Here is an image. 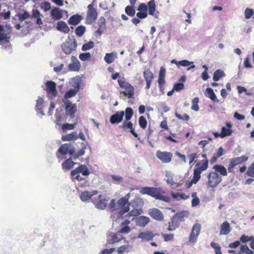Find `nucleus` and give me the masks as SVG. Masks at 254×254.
I'll use <instances>...</instances> for the list:
<instances>
[{
  "mask_svg": "<svg viewBox=\"0 0 254 254\" xmlns=\"http://www.w3.org/2000/svg\"><path fill=\"white\" fill-rule=\"evenodd\" d=\"M130 196V193H128L125 197L121 198L117 201L115 199H111L108 205L109 210L112 212L118 211L117 218L122 217L129 210L128 199Z\"/></svg>",
  "mask_w": 254,
  "mask_h": 254,
  "instance_id": "f257e3e1",
  "label": "nucleus"
},
{
  "mask_svg": "<svg viewBox=\"0 0 254 254\" xmlns=\"http://www.w3.org/2000/svg\"><path fill=\"white\" fill-rule=\"evenodd\" d=\"M140 192L142 194H148L157 199L165 202H169L171 200L170 197L163 195L165 192L160 188L144 187L140 189Z\"/></svg>",
  "mask_w": 254,
  "mask_h": 254,
  "instance_id": "f03ea898",
  "label": "nucleus"
},
{
  "mask_svg": "<svg viewBox=\"0 0 254 254\" xmlns=\"http://www.w3.org/2000/svg\"><path fill=\"white\" fill-rule=\"evenodd\" d=\"M75 152L74 147L71 144L64 143L59 148L57 156L59 161L63 160L64 158V155L69 154L72 155Z\"/></svg>",
  "mask_w": 254,
  "mask_h": 254,
  "instance_id": "7ed1b4c3",
  "label": "nucleus"
},
{
  "mask_svg": "<svg viewBox=\"0 0 254 254\" xmlns=\"http://www.w3.org/2000/svg\"><path fill=\"white\" fill-rule=\"evenodd\" d=\"M208 167V162L207 160L199 161L196 163L193 170L194 182L199 180L201 173L206 170Z\"/></svg>",
  "mask_w": 254,
  "mask_h": 254,
  "instance_id": "20e7f679",
  "label": "nucleus"
},
{
  "mask_svg": "<svg viewBox=\"0 0 254 254\" xmlns=\"http://www.w3.org/2000/svg\"><path fill=\"white\" fill-rule=\"evenodd\" d=\"M77 43L75 39L69 37L61 45L62 51L66 55L71 54L76 50Z\"/></svg>",
  "mask_w": 254,
  "mask_h": 254,
  "instance_id": "39448f33",
  "label": "nucleus"
},
{
  "mask_svg": "<svg viewBox=\"0 0 254 254\" xmlns=\"http://www.w3.org/2000/svg\"><path fill=\"white\" fill-rule=\"evenodd\" d=\"M208 181L206 183L208 188H215L222 181L221 177L216 172H211L207 175Z\"/></svg>",
  "mask_w": 254,
  "mask_h": 254,
  "instance_id": "423d86ee",
  "label": "nucleus"
},
{
  "mask_svg": "<svg viewBox=\"0 0 254 254\" xmlns=\"http://www.w3.org/2000/svg\"><path fill=\"white\" fill-rule=\"evenodd\" d=\"M93 3L88 5V11L86 17L85 23L88 24H92L94 22L97 17V12L96 9L94 8Z\"/></svg>",
  "mask_w": 254,
  "mask_h": 254,
  "instance_id": "0eeeda50",
  "label": "nucleus"
},
{
  "mask_svg": "<svg viewBox=\"0 0 254 254\" xmlns=\"http://www.w3.org/2000/svg\"><path fill=\"white\" fill-rule=\"evenodd\" d=\"M201 228V226L199 223H196L193 225L189 238V241L190 243L193 244L196 242Z\"/></svg>",
  "mask_w": 254,
  "mask_h": 254,
  "instance_id": "6e6552de",
  "label": "nucleus"
},
{
  "mask_svg": "<svg viewBox=\"0 0 254 254\" xmlns=\"http://www.w3.org/2000/svg\"><path fill=\"white\" fill-rule=\"evenodd\" d=\"M46 92L48 98L53 100L57 95L58 92L56 90V84L52 81H48L46 82Z\"/></svg>",
  "mask_w": 254,
  "mask_h": 254,
  "instance_id": "1a4fd4ad",
  "label": "nucleus"
},
{
  "mask_svg": "<svg viewBox=\"0 0 254 254\" xmlns=\"http://www.w3.org/2000/svg\"><path fill=\"white\" fill-rule=\"evenodd\" d=\"M98 193V191L97 190H84L80 193L79 198L82 202H87L91 200L93 203V199H94L95 198V197L93 196Z\"/></svg>",
  "mask_w": 254,
  "mask_h": 254,
  "instance_id": "9d476101",
  "label": "nucleus"
},
{
  "mask_svg": "<svg viewBox=\"0 0 254 254\" xmlns=\"http://www.w3.org/2000/svg\"><path fill=\"white\" fill-rule=\"evenodd\" d=\"M109 200V197H103L102 195L100 194L98 195L97 198L95 197L94 199H93V203L97 209L104 210L107 206V202Z\"/></svg>",
  "mask_w": 254,
  "mask_h": 254,
  "instance_id": "9b49d317",
  "label": "nucleus"
},
{
  "mask_svg": "<svg viewBox=\"0 0 254 254\" xmlns=\"http://www.w3.org/2000/svg\"><path fill=\"white\" fill-rule=\"evenodd\" d=\"M125 239L124 237L119 233H109L107 237V243L109 244H113L120 242Z\"/></svg>",
  "mask_w": 254,
  "mask_h": 254,
  "instance_id": "f8f14e48",
  "label": "nucleus"
},
{
  "mask_svg": "<svg viewBox=\"0 0 254 254\" xmlns=\"http://www.w3.org/2000/svg\"><path fill=\"white\" fill-rule=\"evenodd\" d=\"M156 156L163 163H168L171 161L172 154L170 152L158 150L156 152Z\"/></svg>",
  "mask_w": 254,
  "mask_h": 254,
  "instance_id": "ddd939ff",
  "label": "nucleus"
},
{
  "mask_svg": "<svg viewBox=\"0 0 254 254\" xmlns=\"http://www.w3.org/2000/svg\"><path fill=\"white\" fill-rule=\"evenodd\" d=\"M64 105L65 108L66 115L73 118L77 110L76 104H72L70 101H66L64 102Z\"/></svg>",
  "mask_w": 254,
  "mask_h": 254,
  "instance_id": "4468645a",
  "label": "nucleus"
},
{
  "mask_svg": "<svg viewBox=\"0 0 254 254\" xmlns=\"http://www.w3.org/2000/svg\"><path fill=\"white\" fill-rule=\"evenodd\" d=\"M81 64L75 56H72L71 58V62L68 65L69 70L72 71H78L80 68Z\"/></svg>",
  "mask_w": 254,
  "mask_h": 254,
  "instance_id": "2eb2a0df",
  "label": "nucleus"
},
{
  "mask_svg": "<svg viewBox=\"0 0 254 254\" xmlns=\"http://www.w3.org/2000/svg\"><path fill=\"white\" fill-rule=\"evenodd\" d=\"M125 116L124 111H119L111 116L110 121L112 124H119L123 121Z\"/></svg>",
  "mask_w": 254,
  "mask_h": 254,
  "instance_id": "dca6fc26",
  "label": "nucleus"
},
{
  "mask_svg": "<svg viewBox=\"0 0 254 254\" xmlns=\"http://www.w3.org/2000/svg\"><path fill=\"white\" fill-rule=\"evenodd\" d=\"M148 13L150 15L154 16L156 19L159 18V13L156 10V4L154 0H151L148 2Z\"/></svg>",
  "mask_w": 254,
  "mask_h": 254,
  "instance_id": "f3484780",
  "label": "nucleus"
},
{
  "mask_svg": "<svg viewBox=\"0 0 254 254\" xmlns=\"http://www.w3.org/2000/svg\"><path fill=\"white\" fill-rule=\"evenodd\" d=\"M143 76L146 82L145 89L148 90L150 87L153 78V74L150 70L147 69L143 71Z\"/></svg>",
  "mask_w": 254,
  "mask_h": 254,
  "instance_id": "a211bd4d",
  "label": "nucleus"
},
{
  "mask_svg": "<svg viewBox=\"0 0 254 254\" xmlns=\"http://www.w3.org/2000/svg\"><path fill=\"white\" fill-rule=\"evenodd\" d=\"M134 87L132 86H131L126 89V91H120V96L124 99H125L126 97H127L128 98H131L134 95Z\"/></svg>",
  "mask_w": 254,
  "mask_h": 254,
  "instance_id": "6ab92c4d",
  "label": "nucleus"
},
{
  "mask_svg": "<svg viewBox=\"0 0 254 254\" xmlns=\"http://www.w3.org/2000/svg\"><path fill=\"white\" fill-rule=\"evenodd\" d=\"M157 234H154L150 231H145L140 233L138 236V238L141 239L144 241H149L153 240L154 236Z\"/></svg>",
  "mask_w": 254,
  "mask_h": 254,
  "instance_id": "aec40b11",
  "label": "nucleus"
},
{
  "mask_svg": "<svg viewBox=\"0 0 254 254\" xmlns=\"http://www.w3.org/2000/svg\"><path fill=\"white\" fill-rule=\"evenodd\" d=\"M150 216L153 219L157 220H162L163 219V215L161 211L157 208H152L149 210Z\"/></svg>",
  "mask_w": 254,
  "mask_h": 254,
  "instance_id": "412c9836",
  "label": "nucleus"
},
{
  "mask_svg": "<svg viewBox=\"0 0 254 254\" xmlns=\"http://www.w3.org/2000/svg\"><path fill=\"white\" fill-rule=\"evenodd\" d=\"M74 173H80L84 176H88L90 174V172L86 165H81L72 170V174Z\"/></svg>",
  "mask_w": 254,
  "mask_h": 254,
  "instance_id": "4be33fe9",
  "label": "nucleus"
},
{
  "mask_svg": "<svg viewBox=\"0 0 254 254\" xmlns=\"http://www.w3.org/2000/svg\"><path fill=\"white\" fill-rule=\"evenodd\" d=\"M81 82V78L79 76H75L71 78L69 81V84L74 89L79 91Z\"/></svg>",
  "mask_w": 254,
  "mask_h": 254,
  "instance_id": "5701e85b",
  "label": "nucleus"
},
{
  "mask_svg": "<svg viewBox=\"0 0 254 254\" xmlns=\"http://www.w3.org/2000/svg\"><path fill=\"white\" fill-rule=\"evenodd\" d=\"M120 127L124 129H127V128L130 129V133L135 137L138 136V134L135 132L134 129L133 128V124L131 122H128L126 120L124 122L122 125Z\"/></svg>",
  "mask_w": 254,
  "mask_h": 254,
  "instance_id": "b1692460",
  "label": "nucleus"
},
{
  "mask_svg": "<svg viewBox=\"0 0 254 254\" xmlns=\"http://www.w3.org/2000/svg\"><path fill=\"white\" fill-rule=\"evenodd\" d=\"M43 99L40 97H38V99L36 101L35 109L37 113L40 114L42 116L45 115V114L43 112Z\"/></svg>",
  "mask_w": 254,
  "mask_h": 254,
  "instance_id": "393cba45",
  "label": "nucleus"
},
{
  "mask_svg": "<svg viewBox=\"0 0 254 254\" xmlns=\"http://www.w3.org/2000/svg\"><path fill=\"white\" fill-rule=\"evenodd\" d=\"M63 10H61L59 8L55 7L51 11V15L52 19L54 20H59L63 17Z\"/></svg>",
  "mask_w": 254,
  "mask_h": 254,
  "instance_id": "a878e982",
  "label": "nucleus"
},
{
  "mask_svg": "<svg viewBox=\"0 0 254 254\" xmlns=\"http://www.w3.org/2000/svg\"><path fill=\"white\" fill-rule=\"evenodd\" d=\"M78 138V133L75 131H73L70 133L63 135L62 137V139L63 141H70L75 140Z\"/></svg>",
  "mask_w": 254,
  "mask_h": 254,
  "instance_id": "bb28decb",
  "label": "nucleus"
},
{
  "mask_svg": "<svg viewBox=\"0 0 254 254\" xmlns=\"http://www.w3.org/2000/svg\"><path fill=\"white\" fill-rule=\"evenodd\" d=\"M166 74L165 68L161 66L159 73L158 84L160 89L162 88V85L165 83V77Z\"/></svg>",
  "mask_w": 254,
  "mask_h": 254,
  "instance_id": "cd10ccee",
  "label": "nucleus"
},
{
  "mask_svg": "<svg viewBox=\"0 0 254 254\" xmlns=\"http://www.w3.org/2000/svg\"><path fill=\"white\" fill-rule=\"evenodd\" d=\"M57 29L64 33H68L69 32V28L66 23L63 21H60L57 23Z\"/></svg>",
  "mask_w": 254,
  "mask_h": 254,
  "instance_id": "c85d7f7f",
  "label": "nucleus"
},
{
  "mask_svg": "<svg viewBox=\"0 0 254 254\" xmlns=\"http://www.w3.org/2000/svg\"><path fill=\"white\" fill-rule=\"evenodd\" d=\"M9 39V37H8L7 34L5 33L3 26L0 25V45L2 43H8Z\"/></svg>",
  "mask_w": 254,
  "mask_h": 254,
  "instance_id": "c756f323",
  "label": "nucleus"
},
{
  "mask_svg": "<svg viewBox=\"0 0 254 254\" xmlns=\"http://www.w3.org/2000/svg\"><path fill=\"white\" fill-rule=\"evenodd\" d=\"M177 217L174 216L171 218V221L169 222V227L168 228V231H174L177 227H178L180 223L177 219Z\"/></svg>",
  "mask_w": 254,
  "mask_h": 254,
  "instance_id": "7c9ffc66",
  "label": "nucleus"
},
{
  "mask_svg": "<svg viewBox=\"0 0 254 254\" xmlns=\"http://www.w3.org/2000/svg\"><path fill=\"white\" fill-rule=\"evenodd\" d=\"M205 95L206 97L209 98L211 100L215 102L218 103L219 102V100L217 99L215 93H214L213 90L210 88H206Z\"/></svg>",
  "mask_w": 254,
  "mask_h": 254,
  "instance_id": "2f4dec72",
  "label": "nucleus"
},
{
  "mask_svg": "<svg viewBox=\"0 0 254 254\" xmlns=\"http://www.w3.org/2000/svg\"><path fill=\"white\" fill-rule=\"evenodd\" d=\"M149 221V218L145 216H140L136 218V224L141 227H144Z\"/></svg>",
  "mask_w": 254,
  "mask_h": 254,
  "instance_id": "473e14b6",
  "label": "nucleus"
},
{
  "mask_svg": "<svg viewBox=\"0 0 254 254\" xmlns=\"http://www.w3.org/2000/svg\"><path fill=\"white\" fill-rule=\"evenodd\" d=\"M75 164V163L72 161L71 158H68L62 163V169L68 170L71 169Z\"/></svg>",
  "mask_w": 254,
  "mask_h": 254,
  "instance_id": "72a5a7b5",
  "label": "nucleus"
},
{
  "mask_svg": "<svg viewBox=\"0 0 254 254\" xmlns=\"http://www.w3.org/2000/svg\"><path fill=\"white\" fill-rule=\"evenodd\" d=\"M82 20V16L78 14L73 15L70 17L68 20V23L71 25H77Z\"/></svg>",
  "mask_w": 254,
  "mask_h": 254,
  "instance_id": "f704fd0d",
  "label": "nucleus"
},
{
  "mask_svg": "<svg viewBox=\"0 0 254 254\" xmlns=\"http://www.w3.org/2000/svg\"><path fill=\"white\" fill-rule=\"evenodd\" d=\"M230 232V226L229 223L225 222L221 226L220 235H227Z\"/></svg>",
  "mask_w": 254,
  "mask_h": 254,
  "instance_id": "c9c22d12",
  "label": "nucleus"
},
{
  "mask_svg": "<svg viewBox=\"0 0 254 254\" xmlns=\"http://www.w3.org/2000/svg\"><path fill=\"white\" fill-rule=\"evenodd\" d=\"M213 169L217 173H219L222 176H227V172L226 169L222 165H216L213 166Z\"/></svg>",
  "mask_w": 254,
  "mask_h": 254,
  "instance_id": "e433bc0d",
  "label": "nucleus"
},
{
  "mask_svg": "<svg viewBox=\"0 0 254 254\" xmlns=\"http://www.w3.org/2000/svg\"><path fill=\"white\" fill-rule=\"evenodd\" d=\"M142 210L141 208L139 207H134L127 214L128 217L130 216H136L141 214Z\"/></svg>",
  "mask_w": 254,
  "mask_h": 254,
  "instance_id": "4c0bfd02",
  "label": "nucleus"
},
{
  "mask_svg": "<svg viewBox=\"0 0 254 254\" xmlns=\"http://www.w3.org/2000/svg\"><path fill=\"white\" fill-rule=\"evenodd\" d=\"M171 195L172 197L176 199L180 200V199H187L189 197V195H186L185 193H175L174 192H171Z\"/></svg>",
  "mask_w": 254,
  "mask_h": 254,
  "instance_id": "58836bf2",
  "label": "nucleus"
},
{
  "mask_svg": "<svg viewBox=\"0 0 254 254\" xmlns=\"http://www.w3.org/2000/svg\"><path fill=\"white\" fill-rule=\"evenodd\" d=\"M116 55V54L114 53H107L104 57V60L107 63L111 64L114 61Z\"/></svg>",
  "mask_w": 254,
  "mask_h": 254,
  "instance_id": "ea45409f",
  "label": "nucleus"
},
{
  "mask_svg": "<svg viewBox=\"0 0 254 254\" xmlns=\"http://www.w3.org/2000/svg\"><path fill=\"white\" fill-rule=\"evenodd\" d=\"M225 76L223 71L218 69L214 72L213 79L215 81H218L220 78Z\"/></svg>",
  "mask_w": 254,
  "mask_h": 254,
  "instance_id": "a19ab883",
  "label": "nucleus"
},
{
  "mask_svg": "<svg viewBox=\"0 0 254 254\" xmlns=\"http://www.w3.org/2000/svg\"><path fill=\"white\" fill-rule=\"evenodd\" d=\"M191 197H192V199L191 200V206L192 207L197 206L200 203V200L197 196V193L196 192H192L191 193Z\"/></svg>",
  "mask_w": 254,
  "mask_h": 254,
  "instance_id": "79ce46f5",
  "label": "nucleus"
},
{
  "mask_svg": "<svg viewBox=\"0 0 254 254\" xmlns=\"http://www.w3.org/2000/svg\"><path fill=\"white\" fill-rule=\"evenodd\" d=\"M232 130L225 127H223L221 128V138H224L226 136L230 135L232 133Z\"/></svg>",
  "mask_w": 254,
  "mask_h": 254,
  "instance_id": "37998d69",
  "label": "nucleus"
},
{
  "mask_svg": "<svg viewBox=\"0 0 254 254\" xmlns=\"http://www.w3.org/2000/svg\"><path fill=\"white\" fill-rule=\"evenodd\" d=\"M133 115V110L131 108H127L125 110V119L127 121L131 119Z\"/></svg>",
  "mask_w": 254,
  "mask_h": 254,
  "instance_id": "c03bdc74",
  "label": "nucleus"
},
{
  "mask_svg": "<svg viewBox=\"0 0 254 254\" xmlns=\"http://www.w3.org/2000/svg\"><path fill=\"white\" fill-rule=\"evenodd\" d=\"M126 13L129 16H133L135 14V10L134 8L130 6H127L125 8Z\"/></svg>",
  "mask_w": 254,
  "mask_h": 254,
  "instance_id": "a18cd8bd",
  "label": "nucleus"
},
{
  "mask_svg": "<svg viewBox=\"0 0 254 254\" xmlns=\"http://www.w3.org/2000/svg\"><path fill=\"white\" fill-rule=\"evenodd\" d=\"M85 31V27L84 26H79L75 29L76 34L79 36L81 37Z\"/></svg>",
  "mask_w": 254,
  "mask_h": 254,
  "instance_id": "49530a36",
  "label": "nucleus"
},
{
  "mask_svg": "<svg viewBox=\"0 0 254 254\" xmlns=\"http://www.w3.org/2000/svg\"><path fill=\"white\" fill-rule=\"evenodd\" d=\"M78 92V91H77L76 90L74 89H70L65 94L64 98L65 99H67L73 97L77 94Z\"/></svg>",
  "mask_w": 254,
  "mask_h": 254,
  "instance_id": "de8ad7c7",
  "label": "nucleus"
},
{
  "mask_svg": "<svg viewBox=\"0 0 254 254\" xmlns=\"http://www.w3.org/2000/svg\"><path fill=\"white\" fill-rule=\"evenodd\" d=\"M79 58L82 61H87L91 59V54L89 53H85L80 54Z\"/></svg>",
  "mask_w": 254,
  "mask_h": 254,
  "instance_id": "09e8293b",
  "label": "nucleus"
},
{
  "mask_svg": "<svg viewBox=\"0 0 254 254\" xmlns=\"http://www.w3.org/2000/svg\"><path fill=\"white\" fill-rule=\"evenodd\" d=\"M119 84L121 88L127 89L128 88L129 86H132L129 83L125 81L124 79H120L118 80Z\"/></svg>",
  "mask_w": 254,
  "mask_h": 254,
  "instance_id": "8fccbe9b",
  "label": "nucleus"
},
{
  "mask_svg": "<svg viewBox=\"0 0 254 254\" xmlns=\"http://www.w3.org/2000/svg\"><path fill=\"white\" fill-rule=\"evenodd\" d=\"M138 122L140 127H141L143 129L146 128L147 122L146 119L143 116H140L139 118Z\"/></svg>",
  "mask_w": 254,
  "mask_h": 254,
  "instance_id": "3c124183",
  "label": "nucleus"
},
{
  "mask_svg": "<svg viewBox=\"0 0 254 254\" xmlns=\"http://www.w3.org/2000/svg\"><path fill=\"white\" fill-rule=\"evenodd\" d=\"M94 46V43L92 41H89L87 43H85L83 44V45L82 47V51H87L88 50H90L92 48H93Z\"/></svg>",
  "mask_w": 254,
  "mask_h": 254,
  "instance_id": "603ef678",
  "label": "nucleus"
},
{
  "mask_svg": "<svg viewBox=\"0 0 254 254\" xmlns=\"http://www.w3.org/2000/svg\"><path fill=\"white\" fill-rule=\"evenodd\" d=\"M18 16L19 20L21 21H23L24 20L31 17L30 15L26 11H25L23 13L19 14Z\"/></svg>",
  "mask_w": 254,
  "mask_h": 254,
  "instance_id": "864d4df0",
  "label": "nucleus"
},
{
  "mask_svg": "<svg viewBox=\"0 0 254 254\" xmlns=\"http://www.w3.org/2000/svg\"><path fill=\"white\" fill-rule=\"evenodd\" d=\"M241 251L247 254H254L253 252L246 245H242L241 246Z\"/></svg>",
  "mask_w": 254,
  "mask_h": 254,
  "instance_id": "5fc2aeb1",
  "label": "nucleus"
},
{
  "mask_svg": "<svg viewBox=\"0 0 254 254\" xmlns=\"http://www.w3.org/2000/svg\"><path fill=\"white\" fill-rule=\"evenodd\" d=\"M180 66L187 67L190 66L193 64V62H190L186 60H182L179 62Z\"/></svg>",
  "mask_w": 254,
  "mask_h": 254,
  "instance_id": "6e6d98bb",
  "label": "nucleus"
},
{
  "mask_svg": "<svg viewBox=\"0 0 254 254\" xmlns=\"http://www.w3.org/2000/svg\"><path fill=\"white\" fill-rule=\"evenodd\" d=\"M254 10L250 8H247L245 10V16L246 19H250L254 14Z\"/></svg>",
  "mask_w": 254,
  "mask_h": 254,
  "instance_id": "4d7b16f0",
  "label": "nucleus"
},
{
  "mask_svg": "<svg viewBox=\"0 0 254 254\" xmlns=\"http://www.w3.org/2000/svg\"><path fill=\"white\" fill-rule=\"evenodd\" d=\"M70 175L72 179L76 180L78 181H80L84 180V178L80 176V173L72 174V171L70 173Z\"/></svg>",
  "mask_w": 254,
  "mask_h": 254,
  "instance_id": "13d9d810",
  "label": "nucleus"
},
{
  "mask_svg": "<svg viewBox=\"0 0 254 254\" xmlns=\"http://www.w3.org/2000/svg\"><path fill=\"white\" fill-rule=\"evenodd\" d=\"M77 123H74V124H68V123H67V124H64L63 125V127H62V128L63 130H65V129H69V130H71V129H73L75 127V126L76 125Z\"/></svg>",
  "mask_w": 254,
  "mask_h": 254,
  "instance_id": "bf43d9fd",
  "label": "nucleus"
},
{
  "mask_svg": "<svg viewBox=\"0 0 254 254\" xmlns=\"http://www.w3.org/2000/svg\"><path fill=\"white\" fill-rule=\"evenodd\" d=\"M85 149H86V147H83L82 148L81 150H80L78 152L76 153L75 154H73V155H72L73 158L74 159H76L78 157L83 155L85 153Z\"/></svg>",
  "mask_w": 254,
  "mask_h": 254,
  "instance_id": "052dcab7",
  "label": "nucleus"
},
{
  "mask_svg": "<svg viewBox=\"0 0 254 254\" xmlns=\"http://www.w3.org/2000/svg\"><path fill=\"white\" fill-rule=\"evenodd\" d=\"M247 174L251 177H254V162L249 167Z\"/></svg>",
  "mask_w": 254,
  "mask_h": 254,
  "instance_id": "680f3d73",
  "label": "nucleus"
},
{
  "mask_svg": "<svg viewBox=\"0 0 254 254\" xmlns=\"http://www.w3.org/2000/svg\"><path fill=\"white\" fill-rule=\"evenodd\" d=\"M184 88V85L182 83H175L174 85L173 89L177 91H180Z\"/></svg>",
  "mask_w": 254,
  "mask_h": 254,
  "instance_id": "e2e57ef3",
  "label": "nucleus"
},
{
  "mask_svg": "<svg viewBox=\"0 0 254 254\" xmlns=\"http://www.w3.org/2000/svg\"><path fill=\"white\" fill-rule=\"evenodd\" d=\"M162 236H163V237L164 239V241L165 242L171 241L174 238V234H162Z\"/></svg>",
  "mask_w": 254,
  "mask_h": 254,
  "instance_id": "0e129e2a",
  "label": "nucleus"
},
{
  "mask_svg": "<svg viewBox=\"0 0 254 254\" xmlns=\"http://www.w3.org/2000/svg\"><path fill=\"white\" fill-rule=\"evenodd\" d=\"M41 8L44 10V11H47L51 8V4L48 2H44L41 4Z\"/></svg>",
  "mask_w": 254,
  "mask_h": 254,
  "instance_id": "69168bd1",
  "label": "nucleus"
},
{
  "mask_svg": "<svg viewBox=\"0 0 254 254\" xmlns=\"http://www.w3.org/2000/svg\"><path fill=\"white\" fill-rule=\"evenodd\" d=\"M130 231V228L127 226H122V228L120 229V230L119 231V233H128Z\"/></svg>",
  "mask_w": 254,
  "mask_h": 254,
  "instance_id": "338daca9",
  "label": "nucleus"
},
{
  "mask_svg": "<svg viewBox=\"0 0 254 254\" xmlns=\"http://www.w3.org/2000/svg\"><path fill=\"white\" fill-rule=\"evenodd\" d=\"M175 116L178 119H180V120H186V121H188L189 119H190V117L187 114H185L184 115V116H182L181 115L178 114L177 113H175Z\"/></svg>",
  "mask_w": 254,
  "mask_h": 254,
  "instance_id": "774afa93",
  "label": "nucleus"
}]
</instances>
